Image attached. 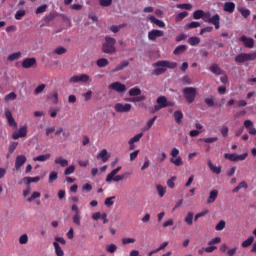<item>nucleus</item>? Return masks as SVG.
<instances>
[{"label": "nucleus", "instance_id": "nucleus-55", "mask_svg": "<svg viewBox=\"0 0 256 256\" xmlns=\"http://www.w3.org/2000/svg\"><path fill=\"white\" fill-rule=\"evenodd\" d=\"M180 81L183 83V85H191L192 81L189 75L183 76Z\"/></svg>", "mask_w": 256, "mask_h": 256}, {"label": "nucleus", "instance_id": "nucleus-29", "mask_svg": "<svg viewBox=\"0 0 256 256\" xmlns=\"http://www.w3.org/2000/svg\"><path fill=\"white\" fill-rule=\"evenodd\" d=\"M174 119H175V122L178 124V125H181L182 121H183V112L181 110H177L174 112Z\"/></svg>", "mask_w": 256, "mask_h": 256}, {"label": "nucleus", "instance_id": "nucleus-54", "mask_svg": "<svg viewBox=\"0 0 256 256\" xmlns=\"http://www.w3.org/2000/svg\"><path fill=\"white\" fill-rule=\"evenodd\" d=\"M39 197H41V193L40 192H33L31 197L27 199L28 203H31L33 201H35V199H39Z\"/></svg>", "mask_w": 256, "mask_h": 256}, {"label": "nucleus", "instance_id": "nucleus-64", "mask_svg": "<svg viewBox=\"0 0 256 256\" xmlns=\"http://www.w3.org/2000/svg\"><path fill=\"white\" fill-rule=\"evenodd\" d=\"M177 9H186L189 10L191 9L193 6L191 4H177L176 5Z\"/></svg>", "mask_w": 256, "mask_h": 256}, {"label": "nucleus", "instance_id": "nucleus-37", "mask_svg": "<svg viewBox=\"0 0 256 256\" xmlns=\"http://www.w3.org/2000/svg\"><path fill=\"white\" fill-rule=\"evenodd\" d=\"M156 189H157L159 197H165V194L167 193L166 187H163L162 185H157Z\"/></svg>", "mask_w": 256, "mask_h": 256}, {"label": "nucleus", "instance_id": "nucleus-42", "mask_svg": "<svg viewBox=\"0 0 256 256\" xmlns=\"http://www.w3.org/2000/svg\"><path fill=\"white\" fill-rule=\"evenodd\" d=\"M48 99H50L54 105H57V103H59V93L54 92L52 95L48 96Z\"/></svg>", "mask_w": 256, "mask_h": 256}, {"label": "nucleus", "instance_id": "nucleus-5", "mask_svg": "<svg viewBox=\"0 0 256 256\" xmlns=\"http://www.w3.org/2000/svg\"><path fill=\"white\" fill-rule=\"evenodd\" d=\"M248 153H244V154H241V155H237V154H229V153H226L224 154V157L226 159H228V161H245L248 157Z\"/></svg>", "mask_w": 256, "mask_h": 256}, {"label": "nucleus", "instance_id": "nucleus-1", "mask_svg": "<svg viewBox=\"0 0 256 256\" xmlns=\"http://www.w3.org/2000/svg\"><path fill=\"white\" fill-rule=\"evenodd\" d=\"M105 41L106 43H104L102 46L103 53H107L108 55H113V53H116L117 49L115 48V43H117V40H115V38L106 36Z\"/></svg>", "mask_w": 256, "mask_h": 256}, {"label": "nucleus", "instance_id": "nucleus-17", "mask_svg": "<svg viewBox=\"0 0 256 256\" xmlns=\"http://www.w3.org/2000/svg\"><path fill=\"white\" fill-rule=\"evenodd\" d=\"M109 154L107 152V149H103L102 151H100V153H98L97 155V159H102L103 163H107L109 161Z\"/></svg>", "mask_w": 256, "mask_h": 256}, {"label": "nucleus", "instance_id": "nucleus-52", "mask_svg": "<svg viewBox=\"0 0 256 256\" xmlns=\"http://www.w3.org/2000/svg\"><path fill=\"white\" fill-rule=\"evenodd\" d=\"M143 137V133L141 132V133H139V134H137V135H135L133 138H131L130 140H129V142L130 143H139V141H141V138Z\"/></svg>", "mask_w": 256, "mask_h": 256}, {"label": "nucleus", "instance_id": "nucleus-57", "mask_svg": "<svg viewBox=\"0 0 256 256\" xmlns=\"http://www.w3.org/2000/svg\"><path fill=\"white\" fill-rule=\"evenodd\" d=\"M106 251H107V253H115V251H117V245H115V244L107 245Z\"/></svg>", "mask_w": 256, "mask_h": 256}, {"label": "nucleus", "instance_id": "nucleus-11", "mask_svg": "<svg viewBox=\"0 0 256 256\" xmlns=\"http://www.w3.org/2000/svg\"><path fill=\"white\" fill-rule=\"evenodd\" d=\"M164 35L165 32H163V30L153 29L148 32V39L149 41H156L157 39H159V37H163Z\"/></svg>", "mask_w": 256, "mask_h": 256}, {"label": "nucleus", "instance_id": "nucleus-34", "mask_svg": "<svg viewBox=\"0 0 256 256\" xmlns=\"http://www.w3.org/2000/svg\"><path fill=\"white\" fill-rule=\"evenodd\" d=\"M187 51V45H179L175 48L173 51L174 55H181L182 53H185Z\"/></svg>", "mask_w": 256, "mask_h": 256}, {"label": "nucleus", "instance_id": "nucleus-19", "mask_svg": "<svg viewBox=\"0 0 256 256\" xmlns=\"http://www.w3.org/2000/svg\"><path fill=\"white\" fill-rule=\"evenodd\" d=\"M219 196V191L217 190H212L210 191L209 197L207 199V203H215L217 201V197Z\"/></svg>", "mask_w": 256, "mask_h": 256}, {"label": "nucleus", "instance_id": "nucleus-63", "mask_svg": "<svg viewBox=\"0 0 256 256\" xmlns=\"http://www.w3.org/2000/svg\"><path fill=\"white\" fill-rule=\"evenodd\" d=\"M202 141L204 143H215L216 141H219V138L218 137L203 138Z\"/></svg>", "mask_w": 256, "mask_h": 256}, {"label": "nucleus", "instance_id": "nucleus-15", "mask_svg": "<svg viewBox=\"0 0 256 256\" xmlns=\"http://www.w3.org/2000/svg\"><path fill=\"white\" fill-rule=\"evenodd\" d=\"M25 163H27V157H25V155L17 156L15 161V169H21Z\"/></svg>", "mask_w": 256, "mask_h": 256}, {"label": "nucleus", "instance_id": "nucleus-27", "mask_svg": "<svg viewBox=\"0 0 256 256\" xmlns=\"http://www.w3.org/2000/svg\"><path fill=\"white\" fill-rule=\"evenodd\" d=\"M210 71L211 73H213L214 75H223V71L222 69L219 67V65L217 64H212L210 66Z\"/></svg>", "mask_w": 256, "mask_h": 256}, {"label": "nucleus", "instance_id": "nucleus-22", "mask_svg": "<svg viewBox=\"0 0 256 256\" xmlns=\"http://www.w3.org/2000/svg\"><path fill=\"white\" fill-rule=\"evenodd\" d=\"M148 19L151 23H154V25H157V27H160L161 29L165 27V22L155 18V16H149Z\"/></svg>", "mask_w": 256, "mask_h": 256}, {"label": "nucleus", "instance_id": "nucleus-59", "mask_svg": "<svg viewBox=\"0 0 256 256\" xmlns=\"http://www.w3.org/2000/svg\"><path fill=\"white\" fill-rule=\"evenodd\" d=\"M101 7H111L113 0H100Z\"/></svg>", "mask_w": 256, "mask_h": 256}, {"label": "nucleus", "instance_id": "nucleus-10", "mask_svg": "<svg viewBox=\"0 0 256 256\" xmlns=\"http://www.w3.org/2000/svg\"><path fill=\"white\" fill-rule=\"evenodd\" d=\"M131 104L117 103L114 106L116 113H129L131 111Z\"/></svg>", "mask_w": 256, "mask_h": 256}, {"label": "nucleus", "instance_id": "nucleus-47", "mask_svg": "<svg viewBox=\"0 0 256 256\" xmlns=\"http://www.w3.org/2000/svg\"><path fill=\"white\" fill-rule=\"evenodd\" d=\"M19 243L20 245H27V243H29V236H27V234L21 235L19 238Z\"/></svg>", "mask_w": 256, "mask_h": 256}, {"label": "nucleus", "instance_id": "nucleus-13", "mask_svg": "<svg viewBox=\"0 0 256 256\" xmlns=\"http://www.w3.org/2000/svg\"><path fill=\"white\" fill-rule=\"evenodd\" d=\"M211 17L210 12H205L203 10H196L193 13V19L199 20V19H208Z\"/></svg>", "mask_w": 256, "mask_h": 256}, {"label": "nucleus", "instance_id": "nucleus-33", "mask_svg": "<svg viewBox=\"0 0 256 256\" xmlns=\"http://www.w3.org/2000/svg\"><path fill=\"white\" fill-rule=\"evenodd\" d=\"M126 101H129V103H141V101H145V96H134L127 98Z\"/></svg>", "mask_w": 256, "mask_h": 256}, {"label": "nucleus", "instance_id": "nucleus-20", "mask_svg": "<svg viewBox=\"0 0 256 256\" xmlns=\"http://www.w3.org/2000/svg\"><path fill=\"white\" fill-rule=\"evenodd\" d=\"M125 67H129V60H123L115 69L112 70V73H117L119 71H123Z\"/></svg>", "mask_w": 256, "mask_h": 256}, {"label": "nucleus", "instance_id": "nucleus-31", "mask_svg": "<svg viewBox=\"0 0 256 256\" xmlns=\"http://www.w3.org/2000/svg\"><path fill=\"white\" fill-rule=\"evenodd\" d=\"M128 95L130 97H139V95H141V88L139 87L131 88L128 92Z\"/></svg>", "mask_w": 256, "mask_h": 256}, {"label": "nucleus", "instance_id": "nucleus-60", "mask_svg": "<svg viewBox=\"0 0 256 256\" xmlns=\"http://www.w3.org/2000/svg\"><path fill=\"white\" fill-rule=\"evenodd\" d=\"M75 173V166L71 165L65 169L64 175H73Z\"/></svg>", "mask_w": 256, "mask_h": 256}, {"label": "nucleus", "instance_id": "nucleus-36", "mask_svg": "<svg viewBox=\"0 0 256 256\" xmlns=\"http://www.w3.org/2000/svg\"><path fill=\"white\" fill-rule=\"evenodd\" d=\"M170 163H173V165H175L176 167H181V165H183V158H181L180 156L176 158H171Z\"/></svg>", "mask_w": 256, "mask_h": 256}, {"label": "nucleus", "instance_id": "nucleus-32", "mask_svg": "<svg viewBox=\"0 0 256 256\" xmlns=\"http://www.w3.org/2000/svg\"><path fill=\"white\" fill-rule=\"evenodd\" d=\"M53 245L57 256H65V252H63V249L58 242H53Z\"/></svg>", "mask_w": 256, "mask_h": 256}, {"label": "nucleus", "instance_id": "nucleus-38", "mask_svg": "<svg viewBox=\"0 0 256 256\" xmlns=\"http://www.w3.org/2000/svg\"><path fill=\"white\" fill-rule=\"evenodd\" d=\"M96 65L98 67H107V65H109V60H107V58H100L97 60Z\"/></svg>", "mask_w": 256, "mask_h": 256}, {"label": "nucleus", "instance_id": "nucleus-9", "mask_svg": "<svg viewBox=\"0 0 256 256\" xmlns=\"http://www.w3.org/2000/svg\"><path fill=\"white\" fill-rule=\"evenodd\" d=\"M239 41H241V43H243V45H244V47H246V49H253V47H255V40L253 38H249V37L243 35L239 38Z\"/></svg>", "mask_w": 256, "mask_h": 256}, {"label": "nucleus", "instance_id": "nucleus-56", "mask_svg": "<svg viewBox=\"0 0 256 256\" xmlns=\"http://www.w3.org/2000/svg\"><path fill=\"white\" fill-rule=\"evenodd\" d=\"M225 225H226L225 220H221V221L215 226L216 231H223V229H225Z\"/></svg>", "mask_w": 256, "mask_h": 256}, {"label": "nucleus", "instance_id": "nucleus-35", "mask_svg": "<svg viewBox=\"0 0 256 256\" xmlns=\"http://www.w3.org/2000/svg\"><path fill=\"white\" fill-rule=\"evenodd\" d=\"M188 16H189V12L187 11L180 12L178 15L175 16V21L176 23H179L180 21H183L185 17H188Z\"/></svg>", "mask_w": 256, "mask_h": 256}, {"label": "nucleus", "instance_id": "nucleus-26", "mask_svg": "<svg viewBox=\"0 0 256 256\" xmlns=\"http://www.w3.org/2000/svg\"><path fill=\"white\" fill-rule=\"evenodd\" d=\"M208 167L212 173H215L216 175H219L221 173V166H215L213 165V162L211 160L208 161Z\"/></svg>", "mask_w": 256, "mask_h": 256}, {"label": "nucleus", "instance_id": "nucleus-49", "mask_svg": "<svg viewBox=\"0 0 256 256\" xmlns=\"http://www.w3.org/2000/svg\"><path fill=\"white\" fill-rule=\"evenodd\" d=\"M54 53L56 55H65V53H67V50L65 47L63 46H60V47H57L55 50H54Z\"/></svg>", "mask_w": 256, "mask_h": 256}, {"label": "nucleus", "instance_id": "nucleus-14", "mask_svg": "<svg viewBox=\"0 0 256 256\" xmlns=\"http://www.w3.org/2000/svg\"><path fill=\"white\" fill-rule=\"evenodd\" d=\"M34 65H37V59L35 58H25L22 62L23 69H31Z\"/></svg>", "mask_w": 256, "mask_h": 256}, {"label": "nucleus", "instance_id": "nucleus-40", "mask_svg": "<svg viewBox=\"0 0 256 256\" xmlns=\"http://www.w3.org/2000/svg\"><path fill=\"white\" fill-rule=\"evenodd\" d=\"M254 241H255V238L253 236H250L248 239L242 242V247L244 248L251 247Z\"/></svg>", "mask_w": 256, "mask_h": 256}, {"label": "nucleus", "instance_id": "nucleus-3", "mask_svg": "<svg viewBox=\"0 0 256 256\" xmlns=\"http://www.w3.org/2000/svg\"><path fill=\"white\" fill-rule=\"evenodd\" d=\"M256 53H241L235 57L237 63H245L246 61H255Z\"/></svg>", "mask_w": 256, "mask_h": 256}, {"label": "nucleus", "instance_id": "nucleus-43", "mask_svg": "<svg viewBox=\"0 0 256 256\" xmlns=\"http://www.w3.org/2000/svg\"><path fill=\"white\" fill-rule=\"evenodd\" d=\"M72 221L74 225H77L79 227L81 225V214H74L72 217Z\"/></svg>", "mask_w": 256, "mask_h": 256}, {"label": "nucleus", "instance_id": "nucleus-2", "mask_svg": "<svg viewBox=\"0 0 256 256\" xmlns=\"http://www.w3.org/2000/svg\"><path fill=\"white\" fill-rule=\"evenodd\" d=\"M183 95L187 103L191 104L195 101V97H197V88L186 87L183 89Z\"/></svg>", "mask_w": 256, "mask_h": 256}, {"label": "nucleus", "instance_id": "nucleus-23", "mask_svg": "<svg viewBox=\"0 0 256 256\" xmlns=\"http://www.w3.org/2000/svg\"><path fill=\"white\" fill-rule=\"evenodd\" d=\"M121 169L122 167L118 166L116 169L112 170L106 177V183H111V179H113V177H115V175H117Z\"/></svg>", "mask_w": 256, "mask_h": 256}, {"label": "nucleus", "instance_id": "nucleus-18", "mask_svg": "<svg viewBox=\"0 0 256 256\" xmlns=\"http://www.w3.org/2000/svg\"><path fill=\"white\" fill-rule=\"evenodd\" d=\"M54 163L55 165H60V167H67L69 165V161L61 156L56 157Z\"/></svg>", "mask_w": 256, "mask_h": 256}, {"label": "nucleus", "instance_id": "nucleus-61", "mask_svg": "<svg viewBox=\"0 0 256 256\" xmlns=\"http://www.w3.org/2000/svg\"><path fill=\"white\" fill-rule=\"evenodd\" d=\"M113 199H115V196H112V197H108V198H106L105 199V205H106V207H111V206H113V204L115 203L114 201H113Z\"/></svg>", "mask_w": 256, "mask_h": 256}, {"label": "nucleus", "instance_id": "nucleus-62", "mask_svg": "<svg viewBox=\"0 0 256 256\" xmlns=\"http://www.w3.org/2000/svg\"><path fill=\"white\" fill-rule=\"evenodd\" d=\"M17 145H19V143H17V142H13V143L10 144V146L8 148V151H9L10 155L12 153H14V151L17 149Z\"/></svg>", "mask_w": 256, "mask_h": 256}, {"label": "nucleus", "instance_id": "nucleus-41", "mask_svg": "<svg viewBox=\"0 0 256 256\" xmlns=\"http://www.w3.org/2000/svg\"><path fill=\"white\" fill-rule=\"evenodd\" d=\"M165 71H167V68L165 67H159L156 68L152 71V75H155L156 77L159 75H163V73H165Z\"/></svg>", "mask_w": 256, "mask_h": 256}, {"label": "nucleus", "instance_id": "nucleus-30", "mask_svg": "<svg viewBox=\"0 0 256 256\" xmlns=\"http://www.w3.org/2000/svg\"><path fill=\"white\" fill-rule=\"evenodd\" d=\"M48 159H51V154H43L36 156L33 158V161H39L40 163H43L45 161H48Z\"/></svg>", "mask_w": 256, "mask_h": 256}, {"label": "nucleus", "instance_id": "nucleus-45", "mask_svg": "<svg viewBox=\"0 0 256 256\" xmlns=\"http://www.w3.org/2000/svg\"><path fill=\"white\" fill-rule=\"evenodd\" d=\"M15 99H17V94L15 92H10L8 95L5 96L4 100L6 102L9 101H15Z\"/></svg>", "mask_w": 256, "mask_h": 256}, {"label": "nucleus", "instance_id": "nucleus-16", "mask_svg": "<svg viewBox=\"0 0 256 256\" xmlns=\"http://www.w3.org/2000/svg\"><path fill=\"white\" fill-rule=\"evenodd\" d=\"M244 127H245V129H247L249 135H256V128L253 125V121L245 120L244 121Z\"/></svg>", "mask_w": 256, "mask_h": 256}, {"label": "nucleus", "instance_id": "nucleus-50", "mask_svg": "<svg viewBox=\"0 0 256 256\" xmlns=\"http://www.w3.org/2000/svg\"><path fill=\"white\" fill-rule=\"evenodd\" d=\"M58 177H59V175L57 174V172H51L49 174L48 183H54L55 181H57Z\"/></svg>", "mask_w": 256, "mask_h": 256}, {"label": "nucleus", "instance_id": "nucleus-39", "mask_svg": "<svg viewBox=\"0 0 256 256\" xmlns=\"http://www.w3.org/2000/svg\"><path fill=\"white\" fill-rule=\"evenodd\" d=\"M189 45H192V47H195V45H199L201 43V39L199 37H190L188 39Z\"/></svg>", "mask_w": 256, "mask_h": 256}, {"label": "nucleus", "instance_id": "nucleus-25", "mask_svg": "<svg viewBox=\"0 0 256 256\" xmlns=\"http://www.w3.org/2000/svg\"><path fill=\"white\" fill-rule=\"evenodd\" d=\"M23 181L26 183V185H30V183H39V181H41V177H24Z\"/></svg>", "mask_w": 256, "mask_h": 256}, {"label": "nucleus", "instance_id": "nucleus-48", "mask_svg": "<svg viewBox=\"0 0 256 256\" xmlns=\"http://www.w3.org/2000/svg\"><path fill=\"white\" fill-rule=\"evenodd\" d=\"M239 13H241V15H242V17H244V19H247V17H249V15H251V10L245 9V8H240Z\"/></svg>", "mask_w": 256, "mask_h": 256}, {"label": "nucleus", "instance_id": "nucleus-7", "mask_svg": "<svg viewBox=\"0 0 256 256\" xmlns=\"http://www.w3.org/2000/svg\"><path fill=\"white\" fill-rule=\"evenodd\" d=\"M205 23H210L211 25H214L215 29H219L221 27L220 21H221V16L219 14H215L214 16H210L206 19H204Z\"/></svg>", "mask_w": 256, "mask_h": 256}, {"label": "nucleus", "instance_id": "nucleus-58", "mask_svg": "<svg viewBox=\"0 0 256 256\" xmlns=\"http://www.w3.org/2000/svg\"><path fill=\"white\" fill-rule=\"evenodd\" d=\"M45 11H47V5L43 4L36 9V15H41V13H45Z\"/></svg>", "mask_w": 256, "mask_h": 256}, {"label": "nucleus", "instance_id": "nucleus-12", "mask_svg": "<svg viewBox=\"0 0 256 256\" xmlns=\"http://www.w3.org/2000/svg\"><path fill=\"white\" fill-rule=\"evenodd\" d=\"M23 137H27V125L21 126L18 131L12 134V139H21Z\"/></svg>", "mask_w": 256, "mask_h": 256}, {"label": "nucleus", "instance_id": "nucleus-24", "mask_svg": "<svg viewBox=\"0 0 256 256\" xmlns=\"http://www.w3.org/2000/svg\"><path fill=\"white\" fill-rule=\"evenodd\" d=\"M129 175H130L129 172H125L124 174H121V175H115V176H112L111 181H114L115 183H119L120 181H123V179H127Z\"/></svg>", "mask_w": 256, "mask_h": 256}, {"label": "nucleus", "instance_id": "nucleus-8", "mask_svg": "<svg viewBox=\"0 0 256 256\" xmlns=\"http://www.w3.org/2000/svg\"><path fill=\"white\" fill-rule=\"evenodd\" d=\"M109 89H112V91H116L117 93H125L127 91V86L121 82H114L110 84Z\"/></svg>", "mask_w": 256, "mask_h": 256}, {"label": "nucleus", "instance_id": "nucleus-53", "mask_svg": "<svg viewBox=\"0 0 256 256\" xmlns=\"http://www.w3.org/2000/svg\"><path fill=\"white\" fill-rule=\"evenodd\" d=\"M25 17V10H18L15 14V19L21 21Z\"/></svg>", "mask_w": 256, "mask_h": 256}, {"label": "nucleus", "instance_id": "nucleus-4", "mask_svg": "<svg viewBox=\"0 0 256 256\" xmlns=\"http://www.w3.org/2000/svg\"><path fill=\"white\" fill-rule=\"evenodd\" d=\"M91 81V77L87 74L75 75L69 79L70 83H89Z\"/></svg>", "mask_w": 256, "mask_h": 256}, {"label": "nucleus", "instance_id": "nucleus-21", "mask_svg": "<svg viewBox=\"0 0 256 256\" xmlns=\"http://www.w3.org/2000/svg\"><path fill=\"white\" fill-rule=\"evenodd\" d=\"M223 9L226 13H234L235 12V4L233 2H225Z\"/></svg>", "mask_w": 256, "mask_h": 256}, {"label": "nucleus", "instance_id": "nucleus-28", "mask_svg": "<svg viewBox=\"0 0 256 256\" xmlns=\"http://www.w3.org/2000/svg\"><path fill=\"white\" fill-rule=\"evenodd\" d=\"M157 105H159L162 109H165L167 107V97L165 96H159L156 100Z\"/></svg>", "mask_w": 256, "mask_h": 256}, {"label": "nucleus", "instance_id": "nucleus-6", "mask_svg": "<svg viewBox=\"0 0 256 256\" xmlns=\"http://www.w3.org/2000/svg\"><path fill=\"white\" fill-rule=\"evenodd\" d=\"M153 67H164L165 69H175L177 67V62H169L166 60H161L154 63Z\"/></svg>", "mask_w": 256, "mask_h": 256}, {"label": "nucleus", "instance_id": "nucleus-51", "mask_svg": "<svg viewBox=\"0 0 256 256\" xmlns=\"http://www.w3.org/2000/svg\"><path fill=\"white\" fill-rule=\"evenodd\" d=\"M45 84H40L36 87V89L34 90V95H39L40 93H43V91H45Z\"/></svg>", "mask_w": 256, "mask_h": 256}, {"label": "nucleus", "instance_id": "nucleus-46", "mask_svg": "<svg viewBox=\"0 0 256 256\" xmlns=\"http://www.w3.org/2000/svg\"><path fill=\"white\" fill-rule=\"evenodd\" d=\"M193 215V212H188L184 219L185 223H187L188 225H193Z\"/></svg>", "mask_w": 256, "mask_h": 256}, {"label": "nucleus", "instance_id": "nucleus-44", "mask_svg": "<svg viewBox=\"0 0 256 256\" xmlns=\"http://www.w3.org/2000/svg\"><path fill=\"white\" fill-rule=\"evenodd\" d=\"M21 57V52H15L8 56V61H17Z\"/></svg>", "mask_w": 256, "mask_h": 256}]
</instances>
